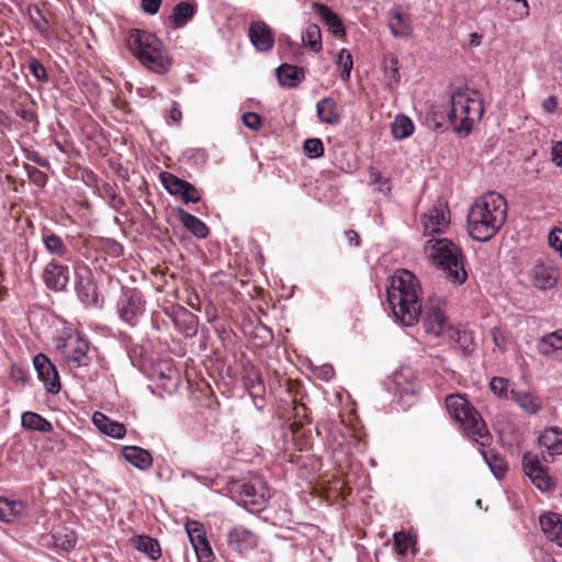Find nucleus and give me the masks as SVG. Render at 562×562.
I'll return each mask as SVG.
<instances>
[{
    "instance_id": "f257e3e1",
    "label": "nucleus",
    "mask_w": 562,
    "mask_h": 562,
    "mask_svg": "<svg viewBox=\"0 0 562 562\" xmlns=\"http://www.w3.org/2000/svg\"><path fill=\"white\" fill-rule=\"evenodd\" d=\"M422 288L408 270H397L391 278L386 296L394 317L404 326L414 325L422 314Z\"/></svg>"
},
{
    "instance_id": "f03ea898",
    "label": "nucleus",
    "mask_w": 562,
    "mask_h": 562,
    "mask_svg": "<svg viewBox=\"0 0 562 562\" xmlns=\"http://www.w3.org/2000/svg\"><path fill=\"white\" fill-rule=\"evenodd\" d=\"M483 112V100L479 91L460 89L451 95L448 119L458 135L468 136Z\"/></svg>"
},
{
    "instance_id": "7ed1b4c3",
    "label": "nucleus",
    "mask_w": 562,
    "mask_h": 562,
    "mask_svg": "<svg viewBox=\"0 0 562 562\" xmlns=\"http://www.w3.org/2000/svg\"><path fill=\"white\" fill-rule=\"evenodd\" d=\"M445 404L449 415L460 425L468 437L483 448L490 446L492 436L485 422L463 395L460 393L449 394L446 396Z\"/></svg>"
},
{
    "instance_id": "20e7f679",
    "label": "nucleus",
    "mask_w": 562,
    "mask_h": 562,
    "mask_svg": "<svg viewBox=\"0 0 562 562\" xmlns=\"http://www.w3.org/2000/svg\"><path fill=\"white\" fill-rule=\"evenodd\" d=\"M127 46L132 54L149 70L156 74H166L170 68V60L161 41L153 33L133 30L127 37Z\"/></svg>"
},
{
    "instance_id": "39448f33",
    "label": "nucleus",
    "mask_w": 562,
    "mask_h": 562,
    "mask_svg": "<svg viewBox=\"0 0 562 562\" xmlns=\"http://www.w3.org/2000/svg\"><path fill=\"white\" fill-rule=\"evenodd\" d=\"M426 256L456 284L467 281L468 274L462 262L460 248L448 238H431L425 245Z\"/></svg>"
},
{
    "instance_id": "423d86ee",
    "label": "nucleus",
    "mask_w": 562,
    "mask_h": 562,
    "mask_svg": "<svg viewBox=\"0 0 562 562\" xmlns=\"http://www.w3.org/2000/svg\"><path fill=\"white\" fill-rule=\"evenodd\" d=\"M55 346L68 366L78 368L89 364V342L78 330L64 328L56 337Z\"/></svg>"
},
{
    "instance_id": "0eeeda50",
    "label": "nucleus",
    "mask_w": 562,
    "mask_h": 562,
    "mask_svg": "<svg viewBox=\"0 0 562 562\" xmlns=\"http://www.w3.org/2000/svg\"><path fill=\"white\" fill-rule=\"evenodd\" d=\"M229 492L233 498L249 510H259L270 497L267 483L260 477H255L249 482L233 481L229 484Z\"/></svg>"
},
{
    "instance_id": "6e6552de",
    "label": "nucleus",
    "mask_w": 562,
    "mask_h": 562,
    "mask_svg": "<svg viewBox=\"0 0 562 562\" xmlns=\"http://www.w3.org/2000/svg\"><path fill=\"white\" fill-rule=\"evenodd\" d=\"M506 213H468V231L477 241L490 240L503 226Z\"/></svg>"
},
{
    "instance_id": "1a4fd4ad",
    "label": "nucleus",
    "mask_w": 562,
    "mask_h": 562,
    "mask_svg": "<svg viewBox=\"0 0 562 562\" xmlns=\"http://www.w3.org/2000/svg\"><path fill=\"white\" fill-rule=\"evenodd\" d=\"M446 302L441 297L431 296L426 302L420 316L425 331L435 337L446 335L452 326L445 313Z\"/></svg>"
},
{
    "instance_id": "9d476101",
    "label": "nucleus",
    "mask_w": 562,
    "mask_h": 562,
    "mask_svg": "<svg viewBox=\"0 0 562 562\" xmlns=\"http://www.w3.org/2000/svg\"><path fill=\"white\" fill-rule=\"evenodd\" d=\"M522 470L532 484L540 491L547 492L554 486L553 479L541 465L537 454L527 452L522 457Z\"/></svg>"
},
{
    "instance_id": "9b49d317",
    "label": "nucleus",
    "mask_w": 562,
    "mask_h": 562,
    "mask_svg": "<svg viewBox=\"0 0 562 562\" xmlns=\"http://www.w3.org/2000/svg\"><path fill=\"white\" fill-rule=\"evenodd\" d=\"M186 531L195 551L198 561L211 562L214 558V553L206 539L203 526L195 520H191L186 524Z\"/></svg>"
},
{
    "instance_id": "f8f14e48",
    "label": "nucleus",
    "mask_w": 562,
    "mask_h": 562,
    "mask_svg": "<svg viewBox=\"0 0 562 562\" xmlns=\"http://www.w3.org/2000/svg\"><path fill=\"white\" fill-rule=\"evenodd\" d=\"M160 179L165 189L172 195H179L184 203H195L200 200L198 190L189 182L172 173L161 172Z\"/></svg>"
},
{
    "instance_id": "ddd939ff",
    "label": "nucleus",
    "mask_w": 562,
    "mask_h": 562,
    "mask_svg": "<svg viewBox=\"0 0 562 562\" xmlns=\"http://www.w3.org/2000/svg\"><path fill=\"white\" fill-rule=\"evenodd\" d=\"M33 364L47 392L57 394L60 391V380L50 360L45 355L38 353L34 357Z\"/></svg>"
},
{
    "instance_id": "4468645a",
    "label": "nucleus",
    "mask_w": 562,
    "mask_h": 562,
    "mask_svg": "<svg viewBox=\"0 0 562 562\" xmlns=\"http://www.w3.org/2000/svg\"><path fill=\"white\" fill-rule=\"evenodd\" d=\"M143 310L142 295L136 291L125 292L117 303L120 317L128 324H134L142 315Z\"/></svg>"
},
{
    "instance_id": "2eb2a0df",
    "label": "nucleus",
    "mask_w": 562,
    "mask_h": 562,
    "mask_svg": "<svg viewBox=\"0 0 562 562\" xmlns=\"http://www.w3.org/2000/svg\"><path fill=\"white\" fill-rule=\"evenodd\" d=\"M248 37L251 45L258 52H269L274 46V34L270 26L263 21H254L248 29Z\"/></svg>"
},
{
    "instance_id": "dca6fc26",
    "label": "nucleus",
    "mask_w": 562,
    "mask_h": 562,
    "mask_svg": "<svg viewBox=\"0 0 562 562\" xmlns=\"http://www.w3.org/2000/svg\"><path fill=\"white\" fill-rule=\"evenodd\" d=\"M226 541L232 550L238 553H245L257 547L258 537L255 532L245 527L236 526L228 531Z\"/></svg>"
},
{
    "instance_id": "f3484780",
    "label": "nucleus",
    "mask_w": 562,
    "mask_h": 562,
    "mask_svg": "<svg viewBox=\"0 0 562 562\" xmlns=\"http://www.w3.org/2000/svg\"><path fill=\"white\" fill-rule=\"evenodd\" d=\"M560 278L557 267L547 262H537L531 270L532 283L541 290L552 289Z\"/></svg>"
},
{
    "instance_id": "a211bd4d",
    "label": "nucleus",
    "mask_w": 562,
    "mask_h": 562,
    "mask_svg": "<svg viewBox=\"0 0 562 562\" xmlns=\"http://www.w3.org/2000/svg\"><path fill=\"white\" fill-rule=\"evenodd\" d=\"M539 445L543 449L542 457L549 462L555 456L562 454V431L558 428H549L539 437Z\"/></svg>"
},
{
    "instance_id": "6ab92c4d",
    "label": "nucleus",
    "mask_w": 562,
    "mask_h": 562,
    "mask_svg": "<svg viewBox=\"0 0 562 562\" xmlns=\"http://www.w3.org/2000/svg\"><path fill=\"white\" fill-rule=\"evenodd\" d=\"M43 279L48 289L63 291L69 281L68 268L50 262L44 269Z\"/></svg>"
},
{
    "instance_id": "aec40b11",
    "label": "nucleus",
    "mask_w": 562,
    "mask_h": 562,
    "mask_svg": "<svg viewBox=\"0 0 562 562\" xmlns=\"http://www.w3.org/2000/svg\"><path fill=\"white\" fill-rule=\"evenodd\" d=\"M539 524L547 538L562 547V516L549 512L540 516Z\"/></svg>"
},
{
    "instance_id": "412c9836",
    "label": "nucleus",
    "mask_w": 562,
    "mask_h": 562,
    "mask_svg": "<svg viewBox=\"0 0 562 562\" xmlns=\"http://www.w3.org/2000/svg\"><path fill=\"white\" fill-rule=\"evenodd\" d=\"M27 506L24 502L0 497V520L7 524L20 520L26 515Z\"/></svg>"
},
{
    "instance_id": "4be33fe9",
    "label": "nucleus",
    "mask_w": 562,
    "mask_h": 562,
    "mask_svg": "<svg viewBox=\"0 0 562 562\" xmlns=\"http://www.w3.org/2000/svg\"><path fill=\"white\" fill-rule=\"evenodd\" d=\"M424 234L427 236L445 233L450 224V213H424L423 216Z\"/></svg>"
},
{
    "instance_id": "5701e85b",
    "label": "nucleus",
    "mask_w": 562,
    "mask_h": 562,
    "mask_svg": "<svg viewBox=\"0 0 562 562\" xmlns=\"http://www.w3.org/2000/svg\"><path fill=\"white\" fill-rule=\"evenodd\" d=\"M506 209L505 198L495 191H490L477 198L470 211H506Z\"/></svg>"
},
{
    "instance_id": "b1692460",
    "label": "nucleus",
    "mask_w": 562,
    "mask_h": 562,
    "mask_svg": "<svg viewBox=\"0 0 562 562\" xmlns=\"http://www.w3.org/2000/svg\"><path fill=\"white\" fill-rule=\"evenodd\" d=\"M92 422L101 432L112 438L122 439L126 434V429L123 424L111 420L103 413L95 412L92 416Z\"/></svg>"
},
{
    "instance_id": "393cba45",
    "label": "nucleus",
    "mask_w": 562,
    "mask_h": 562,
    "mask_svg": "<svg viewBox=\"0 0 562 562\" xmlns=\"http://www.w3.org/2000/svg\"><path fill=\"white\" fill-rule=\"evenodd\" d=\"M277 77L282 87H297L305 78L301 67L283 64L277 68Z\"/></svg>"
},
{
    "instance_id": "a878e982",
    "label": "nucleus",
    "mask_w": 562,
    "mask_h": 562,
    "mask_svg": "<svg viewBox=\"0 0 562 562\" xmlns=\"http://www.w3.org/2000/svg\"><path fill=\"white\" fill-rule=\"evenodd\" d=\"M317 117L322 123L336 125L340 121V114L336 101L333 98H324L316 103Z\"/></svg>"
},
{
    "instance_id": "bb28decb",
    "label": "nucleus",
    "mask_w": 562,
    "mask_h": 562,
    "mask_svg": "<svg viewBox=\"0 0 562 562\" xmlns=\"http://www.w3.org/2000/svg\"><path fill=\"white\" fill-rule=\"evenodd\" d=\"M124 459L139 470H147L151 467V454L139 447L128 446L122 450Z\"/></svg>"
},
{
    "instance_id": "cd10ccee",
    "label": "nucleus",
    "mask_w": 562,
    "mask_h": 562,
    "mask_svg": "<svg viewBox=\"0 0 562 562\" xmlns=\"http://www.w3.org/2000/svg\"><path fill=\"white\" fill-rule=\"evenodd\" d=\"M539 351L544 356H553L562 360V329L543 336L539 342Z\"/></svg>"
},
{
    "instance_id": "c85d7f7f",
    "label": "nucleus",
    "mask_w": 562,
    "mask_h": 562,
    "mask_svg": "<svg viewBox=\"0 0 562 562\" xmlns=\"http://www.w3.org/2000/svg\"><path fill=\"white\" fill-rule=\"evenodd\" d=\"M316 9L324 24L335 36L341 37L345 35V26L337 13L326 4H317Z\"/></svg>"
},
{
    "instance_id": "c756f323",
    "label": "nucleus",
    "mask_w": 562,
    "mask_h": 562,
    "mask_svg": "<svg viewBox=\"0 0 562 562\" xmlns=\"http://www.w3.org/2000/svg\"><path fill=\"white\" fill-rule=\"evenodd\" d=\"M446 335H448L449 339L454 342L456 347L463 353H470L473 351L474 339L471 331L451 326Z\"/></svg>"
},
{
    "instance_id": "7c9ffc66",
    "label": "nucleus",
    "mask_w": 562,
    "mask_h": 562,
    "mask_svg": "<svg viewBox=\"0 0 562 562\" xmlns=\"http://www.w3.org/2000/svg\"><path fill=\"white\" fill-rule=\"evenodd\" d=\"M23 428L40 432H49L53 429L52 424L34 412H24L21 417Z\"/></svg>"
},
{
    "instance_id": "2f4dec72",
    "label": "nucleus",
    "mask_w": 562,
    "mask_h": 562,
    "mask_svg": "<svg viewBox=\"0 0 562 562\" xmlns=\"http://www.w3.org/2000/svg\"><path fill=\"white\" fill-rule=\"evenodd\" d=\"M193 14V5L189 2L182 1L173 8L172 14L169 19L175 27H182L192 19Z\"/></svg>"
},
{
    "instance_id": "473e14b6",
    "label": "nucleus",
    "mask_w": 562,
    "mask_h": 562,
    "mask_svg": "<svg viewBox=\"0 0 562 562\" xmlns=\"http://www.w3.org/2000/svg\"><path fill=\"white\" fill-rule=\"evenodd\" d=\"M492 393L499 400H512L515 393L513 383L503 376H494L490 382Z\"/></svg>"
},
{
    "instance_id": "72a5a7b5",
    "label": "nucleus",
    "mask_w": 562,
    "mask_h": 562,
    "mask_svg": "<svg viewBox=\"0 0 562 562\" xmlns=\"http://www.w3.org/2000/svg\"><path fill=\"white\" fill-rule=\"evenodd\" d=\"M183 226L198 238H205L209 234L207 226L191 213H178Z\"/></svg>"
},
{
    "instance_id": "f704fd0d",
    "label": "nucleus",
    "mask_w": 562,
    "mask_h": 562,
    "mask_svg": "<svg viewBox=\"0 0 562 562\" xmlns=\"http://www.w3.org/2000/svg\"><path fill=\"white\" fill-rule=\"evenodd\" d=\"M134 544L138 551L146 553L151 560H157L161 555L158 541L148 536H138Z\"/></svg>"
},
{
    "instance_id": "c9c22d12",
    "label": "nucleus",
    "mask_w": 562,
    "mask_h": 562,
    "mask_svg": "<svg viewBox=\"0 0 562 562\" xmlns=\"http://www.w3.org/2000/svg\"><path fill=\"white\" fill-rule=\"evenodd\" d=\"M512 400L515 401V403L520 408H522L525 412H527L529 414H536L541 406L540 401L535 395H532L530 392H516L515 391Z\"/></svg>"
},
{
    "instance_id": "e433bc0d",
    "label": "nucleus",
    "mask_w": 562,
    "mask_h": 562,
    "mask_svg": "<svg viewBox=\"0 0 562 562\" xmlns=\"http://www.w3.org/2000/svg\"><path fill=\"white\" fill-rule=\"evenodd\" d=\"M414 132V124L405 115L395 116L392 123V135L396 139H404L411 136Z\"/></svg>"
},
{
    "instance_id": "4c0bfd02",
    "label": "nucleus",
    "mask_w": 562,
    "mask_h": 562,
    "mask_svg": "<svg viewBox=\"0 0 562 562\" xmlns=\"http://www.w3.org/2000/svg\"><path fill=\"white\" fill-rule=\"evenodd\" d=\"M302 41L311 50L318 53L322 49L321 29L316 24H310L302 34Z\"/></svg>"
},
{
    "instance_id": "58836bf2",
    "label": "nucleus",
    "mask_w": 562,
    "mask_h": 562,
    "mask_svg": "<svg viewBox=\"0 0 562 562\" xmlns=\"http://www.w3.org/2000/svg\"><path fill=\"white\" fill-rule=\"evenodd\" d=\"M481 453L496 479H502L507 471V463L492 451L481 450Z\"/></svg>"
},
{
    "instance_id": "ea45409f",
    "label": "nucleus",
    "mask_w": 562,
    "mask_h": 562,
    "mask_svg": "<svg viewBox=\"0 0 562 562\" xmlns=\"http://www.w3.org/2000/svg\"><path fill=\"white\" fill-rule=\"evenodd\" d=\"M389 29L395 37H407L411 34V26L404 15L395 11L389 21Z\"/></svg>"
},
{
    "instance_id": "a19ab883",
    "label": "nucleus",
    "mask_w": 562,
    "mask_h": 562,
    "mask_svg": "<svg viewBox=\"0 0 562 562\" xmlns=\"http://www.w3.org/2000/svg\"><path fill=\"white\" fill-rule=\"evenodd\" d=\"M27 13L33 26L43 35H48L49 23L37 5H30Z\"/></svg>"
},
{
    "instance_id": "79ce46f5",
    "label": "nucleus",
    "mask_w": 562,
    "mask_h": 562,
    "mask_svg": "<svg viewBox=\"0 0 562 562\" xmlns=\"http://www.w3.org/2000/svg\"><path fill=\"white\" fill-rule=\"evenodd\" d=\"M336 63L337 66L341 68V80L348 81L353 67L352 56L349 50L342 48L337 55Z\"/></svg>"
},
{
    "instance_id": "37998d69",
    "label": "nucleus",
    "mask_w": 562,
    "mask_h": 562,
    "mask_svg": "<svg viewBox=\"0 0 562 562\" xmlns=\"http://www.w3.org/2000/svg\"><path fill=\"white\" fill-rule=\"evenodd\" d=\"M368 172H369V182L371 186L376 187V189L384 194H387L391 192V186H390L389 180L382 177L379 169L371 166L369 168Z\"/></svg>"
},
{
    "instance_id": "c03bdc74",
    "label": "nucleus",
    "mask_w": 562,
    "mask_h": 562,
    "mask_svg": "<svg viewBox=\"0 0 562 562\" xmlns=\"http://www.w3.org/2000/svg\"><path fill=\"white\" fill-rule=\"evenodd\" d=\"M43 240H44L46 249L50 254L61 257L66 252V247H65L64 243L61 241V239L57 235H55V234L46 235V236H44Z\"/></svg>"
},
{
    "instance_id": "a18cd8bd",
    "label": "nucleus",
    "mask_w": 562,
    "mask_h": 562,
    "mask_svg": "<svg viewBox=\"0 0 562 562\" xmlns=\"http://www.w3.org/2000/svg\"><path fill=\"white\" fill-rule=\"evenodd\" d=\"M303 150L310 158H319L324 155V145L319 138H308L303 144Z\"/></svg>"
},
{
    "instance_id": "49530a36",
    "label": "nucleus",
    "mask_w": 562,
    "mask_h": 562,
    "mask_svg": "<svg viewBox=\"0 0 562 562\" xmlns=\"http://www.w3.org/2000/svg\"><path fill=\"white\" fill-rule=\"evenodd\" d=\"M24 169L26 171L29 180L32 183H34L38 188H44L45 187L48 177H47V175L44 171H42V170L37 169L36 167L31 166V165H25Z\"/></svg>"
},
{
    "instance_id": "de8ad7c7",
    "label": "nucleus",
    "mask_w": 562,
    "mask_h": 562,
    "mask_svg": "<svg viewBox=\"0 0 562 562\" xmlns=\"http://www.w3.org/2000/svg\"><path fill=\"white\" fill-rule=\"evenodd\" d=\"M80 300L86 304H94L97 302L95 288L91 283H79L77 288Z\"/></svg>"
},
{
    "instance_id": "09e8293b",
    "label": "nucleus",
    "mask_w": 562,
    "mask_h": 562,
    "mask_svg": "<svg viewBox=\"0 0 562 562\" xmlns=\"http://www.w3.org/2000/svg\"><path fill=\"white\" fill-rule=\"evenodd\" d=\"M241 121L251 131H258L261 127V117L255 112L244 113Z\"/></svg>"
},
{
    "instance_id": "8fccbe9b",
    "label": "nucleus",
    "mask_w": 562,
    "mask_h": 562,
    "mask_svg": "<svg viewBox=\"0 0 562 562\" xmlns=\"http://www.w3.org/2000/svg\"><path fill=\"white\" fill-rule=\"evenodd\" d=\"M549 245L560 254L562 258V228H555L549 234Z\"/></svg>"
},
{
    "instance_id": "3c124183",
    "label": "nucleus",
    "mask_w": 562,
    "mask_h": 562,
    "mask_svg": "<svg viewBox=\"0 0 562 562\" xmlns=\"http://www.w3.org/2000/svg\"><path fill=\"white\" fill-rule=\"evenodd\" d=\"M32 75L40 81L47 80V72L45 67L38 60H32L29 65Z\"/></svg>"
},
{
    "instance_id": "603ef678",
    "label": "nucleus",
    "mask_w": 562,
    "mask_h": 562,
    "mask_svg": "<svg viewBox=\"0 0 562 562\" xmlns=\"http://www.w3.org/2000/svg\"><path fill=\"white\" fill-rule=\"evenodd\" d=\"M408 537L404 532L394 535V547L400 554H404L408 548Z\"/></svg>"
},
{
    "instance_id": "864d4df0",
    "label": "nucleus",
    "mask_w": 562,
    "mask_h": 562,
    "mask_svg": "<svg viewBox=\"0 0 562 562\" xmlns=\"http://www.w3.org/2000/svg\"><path fill=\"white\" fill-rule=\"evenodd\" d=\"M161 0H142V9L148 14H156L160 8Z\"/></svg>"
},
{
    "instance_id": "5fc2aeb1",
    "label": "nucleus",
    "mask_w": 562,
    "mask_h": 562,
    "mask_svg": "<svg viewBox=\"0 0 562 562\" xmlns=\"http://www.w3.org/2000/svg\"><path fill=\"white\" fill-rule=\"evenodd\" d=\"M552 162L562 167V142H555L551 147Z\"/></svg>"
},
{
    "instance_id": "6e6d98bb",
    "label": "nucleus",
    "mask_w": 562,
    "mask_h": 562,
    "mask_svg": "<svg viewBox=\"0 0 562 562\" xmlns=\"http://www.w3.org/2000/svg\"><path fill=\"white\" fill-rule=\"evenodd\" d=\"M506 2H509L512 4L516 5V12L520 16L528 15L529 13V7L527 0H505Z\"/></svg>"
},
{
    "instance_id": "4d7b16f0",
    "label": "nucleus",
    "mask_w": 562,
    "mask_h": 562,
    "mask_svg": "<svg viewBox=\"0 0 562 562\" xmlns=\"http://www.w3.org/2000/svg\"><path fill=\"white\" fill-rule=\"evenodd\" d=\"M491 336H492L494 345L497 348L503 349L504 345H505V337L502 335L501 330L497 327H493L491 329Z\"/></svg>"
},
{
    "instance_id": "13d9d810",
    "label": "nucleus",
    "mask_w": 562,
    "mask_h": 562,
    "mask_svg": "<svg viewBox=\"0 0 562 562\" xmlns=\"http://www.w3.org/2000/svg\"><path fill=\"white\" fill-rule=\"evenodd\" d=\"M558 101L554 95H550L542 101V109L547 113H553L557 109Z\"/></svg>"
},
{
    "instance_id": "bf43d9fd",
    "label": "nucleus",
    "mask_w": 562,
    "mask_h": 562,
    "mask_svg": "<svg viewBox=\"0 0 562 562\" xmlns=\"http://www.w3.org/2000/svg\"><path fill=\"white\" fill-rule=\"evenodd\" d=\"M169 116H170L171 121L175 123L180 122V120L182 117V113L179 109V104L175 101L171 104Z\"/></svg>"
},
{
    "instance_id": "052dcab7",
    "label": "nucleus",
    "mask_w": 562,
    "mask_h": 562,
    "mask_svg": "<svg viewBox=\"0 0 562 562\" xmlns=\"http://www.w3.org/2000/svg\"><path fill=\"white\" fill-rule=\"evenodd\" d=\"M247 386L251 392L262 390L263 386L261 378L259 375H256L255 379L249 378Z\"/></svg>"
},
{
    "instance_id": "680f3d73",
    "label": "nucleus",
    "mask_w": 562,
    "mask_h": 562,
    "mask_svg": "<svg viewBox=\"0 0 562 562\" xmlns=\"http://www.w3.org/2000/svg\"><path fill=\"white\" fill-rule=\"evenodd\" d=\"M30 159H32L36 165L41 167L49 168V161L45 157L38 155L37 153H33L30 156Z\"/></svg>"
},
{
    "instance_id": "e2e57ef3",
    "label": "nucleus",
    "mask_w": 562,
    "mask_h": 562,
    "mask_svg": "<svg viewBox=\"0 0 562 562\" xmlns=\"http://www.w3.org/2000/svg\"><path fill=\"white\" fill-rule=\"evenodd\" d=\"M346 236H347L350 245H353V246L360 245V237L357 232L349 229L346 232Z\"/></svg>"
},
{
    "instance_id": "0e129e2a",
    "label": "nucleus",
    "mask_w": 562,
    "mask_h": 562,
    "mask_svg": "<svg viewBox=\"0 0 562 562\" xmlns=\"http://www.w3.org/2000/svg\"><path fill=\"white\" fill-rule=\"evenodd\" d=\"M324 374H333V369H331V367H326V368H325V371H324Z\"/></svg>"
},
{
    "instance_id": "69168bd1",
    "label": "nucleus",
    "mask_w": 562,
    "mask_h": 562,
    "mask_svg": "<svg viewBox=\"0 0 562 562\" xmlns=\"http://www.w3.org/2000/svg\"><path fill=\"white\" fill-rule=\"evenodd\" d=\"M543 562H555L551 557H547Z\"/></svg>"
}]
</instances>
